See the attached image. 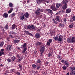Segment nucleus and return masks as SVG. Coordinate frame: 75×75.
I'll use <instances>...</instances> for the list:
<instances>
[{"mask_svg":"<svg viewBox=\"0 0 75 75\" xmlns=\"http://www.w3.org/2000/svg\"><path fill=\"white\" fill-rule=\"evenodd\" d=\"M57 58H58V59H59V60H61L62 59V57L61 56H58Z\"/></svg>","mask_w":75,"mask_h":75,"instance_id":"nucleus-33","label":"nucleus"},{"mask_svg":"<svg viewBox=\"0 0 75 75\" xmlns=\"http://www.w3.org/2000/svg\"><path fill=\"white\" fill-rule=\"evenodd\" d=\"M62 6V4H56V7L57 8H59V7H61Z\"/></svg>","mask_w":75,"mask_h":75,"instance_id":"nucleus-15","label":"nucleus"},{"mask_svg":"<svg viewBox=\"0 0 75 75\" xmlns=\"http://www.w3.org/2000/svg\"><path fill=\"white\" fill-rule=\"evenodd\" d=\"M10 72L12 73V72H14V69H11L10 71Z\"/></svg>","mask_w":75,"mask_h":75,"instance_id":"nucleus-45","label":"nucleus"},{"mask_svg":"<svg viewBox=\"0 0 75 75\" xmlns=\"http://www.w3.org/2000/svg\"><path fill=\"white\" fill-rule=\"evenodd\" d=\"M63 40V38L62 37V36L61 35H59V38H58V42L60 41L61 42V41H62V40Z\"/></svg>","mask_w":75,"mask_h":75,"instance_id":"nucleus-7","label":"nucleus"},{"mask_svg":"<svg viewBox=\"0 0 75 75\" xmlns=\"http://www.w3.org/2000/svg\"><path fill=\"white\" fill-rule=\"evenodd\" d=\"M11 59L12 61H15V60H16V57L13 56L11 58Z\"/></svg>","mask_w":75,"mask_h":75,"instance_id":"nucleus-24","label":"nucleus"},{"mask_svg":"<svg viewBox=\"0 0 75 75\" xmlns=\"http://www.w3.org/2000/svg\"><path fill=\"white\" fill-rule=\"evenodd\" d=\"M16 16V13H14V12L12 14L11 16V17H15Z\"/></svg>","mask_w":75,"mask_h":75,"instance_id":"nucleus-26","label":"nucleus"},{"mask_svg":"<svg viewBox=\"0 0 75 75\" xmlns=\"http://www.w3.org/2000/svg\"><path fill=\"white\" fill-rule=\"evenodd\" d=\"M9 6L10 7H13V4L12 3H10L9 4Z\"/></svg>","mask_w":75,"mask_h":75,"instance_id":"nucleus-41","label":"nucleus"},{"mask_svg":"<svg viewBox=\"0 0 75 75\" xmlns=\"http://www.w3.org/2000/svg\"><path fill=\"white\" fill-rule=\"evenodd\" d=\"M35 37L36 38H40L41 37V35L40 33H37L35 35Z\"/></svg>","mask_w":75,"mask_h":75,"instance_id":"nucleus-11","label":"nucleus"},{"mask_svg":"<svg viewBox=\"0 0 75 75\" xmlns=\"http://www.w3.org/2000/svg\"><path fill=\"white\" fill-rule=\"evenodd\" d=\"M56 19L58 21H59V16H57L56 17Z\"/></svg>","mask_w":75,"mask_h":75,"instance_id":"nucleus-39","label":"nucleus"},{"mask_svg":"<svg viewBox=\"0 0 75 75\" xmlns=\"http://www.w3.org/2000/svg\"><path fill=\"white\" fill-rule=\"evenodd\" d=\"M19 67L20 68V70H21V69H22V65L19 64Z\"/></svg>","mask_w":75,"mask_h":75,"instance_id":"nucleus-44","label":"nucleus"},{"mask_svg":"<svg viewBox=\"0 0 75 75\" xmlns=\"http://www.w3.org/2000/svg\"><path fill=\"white\" fill-rule=\"evenodd\" d=\"M4 43L3 42H0V47H2L3 46Z\"/></svg>","mask_w":75,"mask_h":75,"instance_id":"nucleus-28","label":"nucleus"},{"mask_svg":"<svg viewBox=\"0 0 75 75\" xmlns=\"http://www.w3.org/2000/svg\"><path fill=\"white\" fill-rule=\"evenodd\" d=\"M30 30L31 31H33L34 30V28H30Z\"/></svg>","mask_w":75,"mask_h":75,"instance_id":"nucleus-55","label":"nucleus"},{"mask_svg":"<svg viewBox=\"0 0 75 75\" xmlns=\"http://www.w3.org/2000/svg\"><path fill=\"white\" fill-rule=\"evenodd\" d=\"M13 10V8H10V10L8 11V14H10V13H11L12 12V11Z\"/></svg>","mask_w":75,"mask_h":75,"instance_id":"nucleus-19","label":"nucleus"},{"mask_svg":"<svg viewBox=\"0 0 75 75\" xmlns=\"http://www.w3.org/2000/svg\"><path fill=\"white\" fill-rule=\"evenodd\" d=\"M72 19L74 21H75V16H74L73 17Z\"/></svg>","mask_w":75,"mask_h":75,"instance_id":"nucleus-49","label":"nucleus"},{"mask_svg":"<svg viewBox=\"0 0 75 75\" xmlns=\"http://www.w3.org/2000/svg\"><path fill=\"white\" fill-rule=\"evenodd\" d=\"M64 64L67 67H68L69 66V63L68 61H66V62Z\"/></svg>","mask_w":75,"mask_h":75,"instance_id":"nucleus-17","label":"nucleus"},{"mask_svg":"<svg viewBox=\"0 0 75 75\" xmlns=\"http://www.w3.org/2000/svg\"><path fill=\"white\" fill-rule=\"evenodd\" d=\"M24 16L25 17H26V18L27 17L28 18V17H29V14H28V13H25L24 14Z\"/></svg>","mask_w":75,"mask_h":75,"instance_id":"nucleus-22","label":"nucleus"},{"mask_svg":"<svg viewBox=\"0 0 75 75\" xmlns=\"http://www.w3.org/2000/svg\"><path fill=\"white\" fill-rule=\"evenodd\" d=\"M64 21H65V22L66 21H67V19H66V18H64V19H63Z\"/></svg>","mask_w":75,"mask_h":75,"instance_id":"nucleus-54","label":"nucleus"},{"mask_svg":"<svg viewBox=\"0 0 75 75\" xmlns=\"http://www.w3.org/2000/svg\"><path fill=\"white\" fill-rule=\"evenodd\" d=\"M16 57L17 58H19V54H18L17 53L16 54Z\"/></svg>","mask_w":75,"mask_h":75,"instance_id":"nucleus-50","label":"nucleus"},{"mask_svg":"<svg viewBox=\"0 0 75 75\" xmlns=\"http://www.w3.org/2000/svg\"><path fill=\"white\" fill-rule=\"evenodd\" d=\"M68 1L67 0H63L62 2V4H63L62 6L63 10H66L67 8L68 7Z\"/></svg>","mask_w":75,"mask_h":75,"instance_id":"nucleus-1","label":"nucleus"},{"mask_svg":"<svg viewBox=\"0 0 75 75\" xmlns=\"http://www.w3.org/2000/svg\"><path fill=\"white\" fill-rule=\"evenodd\" d=\"M9 37H10L11 38H14V36H13V35H9Z\"/></svg>","mask_w":75,"mask_h":75,"instance_id":"nucleus-42","label":"nucleus"},{"mask_svg":"<svg viewBox=\"0 0 75 75\" xmlns=\"http://www.w3.org/2000/svg\"><path fill=\"white\" fill-rule=\"evenodd\" d=\"M71 12V9L70 8L67 9L66 10V13L68 14V13H69Z\"/></svg>","mask_w":75,"mask_h":75,"instance_id":"nucleus-10","label":"nucleus"},{"mask_svg":"<svg viewBox=\"0 0 75 75\" xmlns=\"http://www.w3.org/2000/svg\"><path fill=\"white\" fill-rule=\"evenodd\" d=\"M3 17L5 18H7L8 17V13L6 12L4 13L3 15Z\"/></svg>","mask_w":75,"mask_h":75,"instance_id":"nucleus-13","label":"nucleus"},{"mask_svg":"<svg viewBox=\"0 0 75 75\" xmlns=\"http://www.w3.org/2000/svg\"><path fill=\"white\" fill-rule=\"evenodd\" d=\"M26 45H27L26 43H24L23 44V46H22V48H24L23 51V53H25V52L26 51V50L27 49V48L26 47Z\"/></svg>","mask_w":75,"mask_h":75,"instance_id":"nucleus-3","label":"nucleus"},{"mask_svg":"<svg viewBox=\"0 0 75 75\" xmlns=\"http://www.w3.org/2000/svg\"><path fill=\"white\" fill-rule=\"evenodd\" d=\"M69 28H72L73 27V25L71 24L69 26Z\"/></svg>","mask_w":75,"mask_h":75,"instance_id":"nucleus-46","label":"nucleus"},{"mask_svg":"<svg viewBox=\"0 0 75 75\" xmlns=\"http://www.w3.org/2000/svg\"><path fill=\"white\" fill-rule=\"evenodd\" d=\"M41 62V60H40V59H38L37 61V63H40Z\"/></svg>","mask_w":75,"mask_h":75,"instance_id":"nucleus-52","label":"nucleus"},{"mask_svg":"<svg viewBox=\"0 0 75 75\" xmlns=\"http://www.w3.org/2000/svg\"><path fill=\"white\" fill-rule=\"evenodd\" d=\"M36 67H37V66H36L35 64H33L32 65V68L33 69H35Z\"/></svg>","mask_w":75,"mask_h":75,"instance_id":"nucleus-25","label":"nucleus"},{"mask_svg":"<svg viewBox=\"0 0 75 75\" xmlns=\"http://www.w3.org/2000/svg\"><path fill=\"white\" fill-rule=\"evenodd\" d=\"M34 52L35 54H37V51L36 50L34 51Z\"/></svg>","mask_w":75,"mask_h":75,"instance_id":"nucleus-58","label":"nucleus"},{"mask_svg":"<svg viewBox=\"0 0 75 75\" xmlns=\"http://www.w3.org/2000/svg\"><path fill=\"white\" fill-rule=\"evenodd\" d=\"M59 26H60V27H64V24L60 23L59 24Z\"/></svg>","mask_w":75,"mask_h":75,"instance_id":"nucleus-43","label":"nucleus"},{"mask_svg":"<svg viewBox=\"0 0 75 75\" xmlns=\"http://www.w3.org/2000/svg\"><path fill=\"white\" fill-rule=\"evenodd\" d=\"M4 53L3 52H1V51L0 50V57L2 55H4Z\"/></svg>","mask_w":75,"mask_h":75,"instance_id":"nucleus-32","label":"nucleus"},{"mask_svg":"<svg viewBox=\"0 0 75 75\" xmlns=\"http://www.w3.org/2000/svg\"><path fill=\"white\" fill-rule=\"evenodd\" d=\"M38 11H39V12L40 11L41 12H43V10L42 9L38 8Z\"/></svg>","mask_w":75,"mask_h":75,"instance_id":"nucleus-29","label":"nucleus"},{"mask_svg":"<svg viewBox=\"0 0 75 75\" xmlns=\"http://www.w3.org/2000/svg\"><path fill=\"white\" fill-rule=\"evenodd\" d=\"M9 26L8 25H6L5 26V28H8Z\"/></svg>","mask_w":75,"mask_h":75,"instance_id":"nucleus-48","label":"nucleus"},{"mask_svg":"<svg viewBox=\"0 0 75 75\" xmlns=\"http://www.w3.org/2000/svg\"><path fill=\"white\" fill-rule=\"evenodd\" d=\"M7 60L8 62H11V61H12V60L9 58H8V59H7Z\"/></svg>","mask_w":75,"mask_h":75,"instance_id":"nucleus-37","label":"nucleus"},{"mask_svg":"<svg viewBox=\"0 0 75 75\" xmlns=\"http://www.w3.org/2000/svg\"><path fill=\"white\" fill-rule=\"evenodd\" d=\"M48 57L50 58H52V53L51 52H49Z\"/></svg>","mask_w":75,"mask_h":75,"instance_id":"nucleus-8","label":"nucleus"},{"mask_svg":"<svg viewBox=\"0 0 75 75\" xmlns=\"http://www.w3.org/2000/svg\"><path fill=\"white\" fill-rule=\"evenodd\" d=\"M11 34L13 35H15V34H16V33L14 32L13 31H12L11 32Z\"/></svg>","mask_w":75,"mask_h":75,"instance_id":"nucleus-47","label":"nucleus"},{"mask_svg":"<svg viewBox=\"0 0 75 75\" xmlns=\"http://www.w3.org/2000/svg\"><path fill=\"white\" fill-rule=\"evenodd\" d=\"M41 53H40V54L41 55H40V56H42V53L44 52H41Z\"/></svg>","mask_w":75,"mask_h":75,"instance_id":"nucleus-60","label":"nucleus"},{"mask_svg":"<svg viewBox=\"0 0 75 75\" xmlns=\"http://www.w3.org/2000/svg\"><path fill=\"white\" fill-rule=\"evenodd\" d=\"M42 42H38L36 43V45L37 47L38 46H40L41 45H42Z\"/></svg>","mask_w":75,"mask_h":75,"instance_id":"nucleus-14","label":"nucleus"},{"mask_svg":"<svg viewBox=\"0 0 75 75\" xmlns=\"http://www.w3.org/2000/svg\"><path fill=\"white\" fill-rule=\"evenodd\" d=\"M43 1V0H37L36 1L38 4H40V3H41V2H42Z\"/></svg>","mask_w":75,"mask_h":75,"instance_id":"nucleus-21","label":"nucleus"},{"mask_svg":"<svg viewBox=\"0 0 75 75\" xmlns=\"http://www.w3.org/2000/svg\"><path fill=\"white\" fill-rule=\"evenodd\" d=\"M54 40H55V41H58V37L56 36V37L54 38Z\"/></svg>","mask_w":75,"mask_h":75,"instance_id":"nucleus-35","label":"nucleus"},{"mask_svg":"<svg viewBox=\"0 0 75 75\" xmlns=\"http://www.w3.org/2000/svg\"><path fill=\"white\" fill-rule=\"evenodd\" d=\"M50 8L53 11H56V10H57V8H55L54 6H51Z\"/></svg>","mask_w":75,"mask_h":75,"instance_id":"nucleus-9","label":"nucleus"},{"mask_svg":"<svg viewBox=\"0 0 75 75\" xmlns=\"http://www.w3.org/2000/svg\"><path fill=\"white\" fill-rule=\"evenodd\" d=\"M52 34H54V33H55V31H52Z\"/></svg>","mask_w":75,"mask_h":75,"instance_id":"nucleus-62","label":"nucleus"},{"mask_svg":"<svg viewBox=\"0 0 75 75\" xmlns=\"http://www.w3.org/2000/svg\"><path fill=\"white\" fill-rule=\"evenodd\" d=\"M47 41L50 43L52 42V40L51 39H49Z\"/></svg>","mask_w":75,"mask_h":75,"instance_id":"nucleus-38","label":"nucleus"},{"mask_svg":"<svg viewBox=\"0 0 75 75\" xmlns=\"http://www.w3.org/2000/svg\"><path fill=\"white\" fill-rule=\"evenodd\" d=\"M1 52H3V51H4V49H1Z\"/></svg>","mask_w":75,"mask_h":75,"instance_id":"nucleus-56","label":"nucleus"},{"mask_svg":"<svg viewBox=\"0 0 75 75\" xmlns=\"http://www.w3.org/2000/svg\"><path fill=\"white\" fill-rule=\"evenodd\" d=\"M24 16L23 15V16H21V20H23V19H24Z\"/></svg>","mask_w":75,"mask_h":75,"instance_id":"nucleus-40","label":"nucleus"},{"mask_svg":"<svg viewBox=\"0 0 75 75\" xmlns=\"http://www.w3.org/2000/svg\"><path fill=\"white\" fill-rule=\"evenodd\" d=\"M27 28H35V26L34 25H28L27 27Z\"/></svg>","mask_w":75,"mask_h":75,"instance_id":"nucleus-12","label":"nucleus"},{"mask_svg":"<svg viewBox=\"0 0 75 75\" xmlns=\"http://www.w3.org/2000/svg\"><path fill=\"white\" fill-rule=\"evenodd\" d=\"M48 13H50V14H51L52 13V11L51 10V9H48L47 10Z\"/></svg>","mask_w":75,"mask_h":75,"instance_id":"nucleus-20","label":"nucleus"},{"mask_svg":"<svg viewBox=\"0 0 75 75\" xmlns=\"http://www.w3.org/2000/svg\"><path fill=\"white\" fill-rule=\"evenodd\" d=\"M18 40H14L13 43H14V44H16V43H18Z\"/></svg>","mask_w":75,"mask_h":75,"instance_id":"nucleus-34","label":"nucleus"},{"mask_svg":"<svg viewBox=\"0 0 75 75\" xmlns=\"http://www.w3.org/2000/svg\"><path fill=\"white\" fill-rule=\"evenodd\" d=\"M67 42L68 43H74V42H75V37H72L71 39L70 38H68Z\"/></svg>","mask_w":75,"mask_h":75,"instance_id":"nucleus-2","label":"nucleus"},{"mask_svg":"<svg viewBox=\"0 0 75 75\" xmlns=\"http://www.w3.org/2000/svg\"><path fill=\"white\" fill-rule=\"evenodd\" d=\"M54 23L55 24H57V21H55L54 22Z\"/></svg>","mask_w":75,"mask_h":75,"instance_id":"nucleus-63","label":"nucleus"},{"mask_svg":"<svg viewBox=\"0 0 75 75\" xmlns=\"http://www.w3.org/2000/svg\"><path fill=\"white\" fill-rule=\"evenodd\" d=\"M7 41H9L10 40V39L8 38H7Z\"/></svg>","mask_w":75,"mask_h":75,"instance_id":"nucleus-61","label":"nucleus"},{"mask_svg":"<svg viewBox=\"0 0 75 75\" xmlns=\"http://www.w3.org/2000/svg\"><path fill=\"white\" fill-rule=\"evenodd\" d=\"M61 62H62V63H65V62H66V60L64 59H62Z\"/></svg>","mask_w":75,"mask_h":75,"instance_id":"nucleus-30","label":"nucleus"},{"mask_svg":"<svg viewBox=\"0 0 75 75\" xmlns=\"http://www.w3.org/2000/svg\"><path fill=\"white\" fill-rule=\"evenodd\" d=\"M39 17L41 18L42 17V15L39 14Z\"/></svg>","mask_w":75,"mask_h":75,"instance_id":"nucleus-57","label":"nucleus"},{"mask_svg":"<svg viewBox=\"0 0 75 75\" xmlns=\"http://www.w3.org/2000/svg\"><path fill=\"white\" fill-rule=\"evenodd\" d=\"M24 32L26 33V35H30V36H31V37H33V35L32 34V33H29L28 32V31H26L25 30H24Z\"/></svg>","mask_w":75,"mask_h":75,"instance_id":"nucleus-5","label":"nucleus"},{"mask_svg":"<svg viewBox=\"0 0 75 75\" xmlns=\"http://www.w3.org/2000/svg\"><path fill=\"white\" fill-rule=\"evenodd\" d=\"M37 69H40V66H37Z\"/></svg>","mask_w":75,"mask_h":75,"instance_id":"nucleus-53","label":"nucleus"},{"mask_svg":"<svg viewBox=\"0 0 75 75\" xmlns=\"http://www.w3.org/2000/svg\"><path fill=\"white\" fill-rule=\"evenodd\" d=\"M16 25L15 24H13L12 26V28H16Z\"/></svg>","mask_w":75,"mask_h":75,"instance_id":"nucleus-36","label":"nucleus"},{"mask_svg":"<svg viewBox=\"0 0 75 75\" xmlns=\"http://www.w3.org/2000/svg\"><path fill=\"white\" fill-rule=\"evenodd\" d=\"M70 74L71 75H75V71H71Z\"/></svg>","mask_w":75,"mask_h":75,"instance_id":"nucleus-27","label":"nucleus"},{"mask_svg":"<svg viewBox=\"0 0 75 75\" xmlns=\"http://www.w3.org/2000/svg\"><path fill=\"white\" fill-rule=\"evenodd\" d=\"M13 48V46L11 45H9L7 46L6 48V50H11V48Z\"/></svg>","mask_w":75,"mask_h":75,"instance_id":"nucleus-6","label":"nucleus"},{"mask_svg":"<svg viewBox=\"0 0 75 75\" xmlns=\"http://www.w3.org/2000/svg\"><path fill=\"white\" fill-rule=\"evenodd\" d=\"M50 44L51 43H50L48 41H47L46 43V45H48V46H50Z\"/></svg>","mask_w":75,"mask_h":75,"instance_id":"nucleus-31","label":"nucleus"},{"mask_svg":"<svg viewBox=\"0 0 75 75\" xmlns=\"http://www.w3.org/2000/svg\"><path fill=\"white\" fill-rule=\"evenodd\" d=\"M40 11H38V9L35 11V14L36 15H38L40 14Z\"/></svg>","mask_w":75,"mask_h":75,"instance_id":"nucleus-18","label":"nucleus"},{"mask_svg":"<svg viewBox=\"0 0 75 75\" xmlns=\"http://www.w3.org/2000/svg\"><path fill=\"white\" fill-rule=\"evenodd\" d=\"M22 59V58H21V57H19V61H21V60Z\"/></svg>","mask_w":75,"mask_h":75,"instance_id":"nucleus-59","label":"nucleus"},{"mask_svg":"<svg viewBox=\"0 0 75 75\" xmlns=\"http://www.w3.org/2000/svg\"><path fill=\"white\" fill-rule=\"evenodd\" d=\"M62 68H63V69L64 70H66L67 69V66H65V65H64V66H63L62 67Z\"/></svg>","mask_w":75,"mask_h":75,"instance_id":"nucleus-23","label":"nucleus"},{"mask_svg":"<svg viewBox=\"0 0 75 75\" xmlns=\"http://www.w3.org/2000/svg\"><path fill=\"white\" fill-rule=\"evenodd\" d=\"M45 50V47L44 45H42L40 47V51L44 52Z\"/></svg>","mask_w":75,"mask_h":75,"instance_id":"nucleus-4","label":"nucleus"},{"mask_svg":"<svg viewBox=\"0 0 75 75\" xmlns=\"http://www.w3.org/2000/svg\"><path fill=\"white\" fill-rule=\"evenodd\" d=\"M70 71L71 72L75 71V67L74 66L70 67Z\"/></svg>","mask_w":75,"mask_h":75,"instance_id":"nucleus-16","label":"nucleus"},{"mask_svg":"<svg viewBox=\"0 0 75 75\" xmlns=\"http://www.w3.org/2000/svg\"><path fill=\"white\" fill-rule=\"evenodd\" d=\"M61 11H59L56 14V15H58V14H61Z\"/></svg>","mask_w":75,"mask_h":75,"instance_id":"nucleus-51","label":"nucleus"},{"mask_svg":"<svg viewBox=\"0 0 75 75\" xmlns=\"http://www.w3.org/2000/svg\"><path fill=\"white\" fill-rule=\"evenodd\" d=\"M69 72H68L66 74V75H69Z\"/></svg>","mask_w":75,"mask_h":75,"instance_id":"nucleus-64","label":"nucleus"}]
</instances>
